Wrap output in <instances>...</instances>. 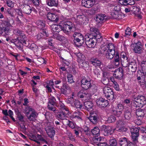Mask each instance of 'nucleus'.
I'll use <instances>...</instances> for the list:
<instances>
[{
  "label": "nucleus",
  "instance_id": "nucleus-1",
  "mask_svg": "<svg viewBox=\"0 0 146 146\" xmlns=\"http://www.w3.org/2000/svg\"><path fill=\"white\" fill-rule=\"evenodd\" d=\"M75 28L74 24L70 21L64 23L63 26L61 25V23H60L59 25L53 24L51 26V29L52 31L58 33L62 30L64 33L67 35H69L70 33L68 30H71Z\"/></svg>",
  "mask_w": 146,
  "mask_h": 146
},
{
  "label": "nucleus",
  "instance_id": "nucleus-2",
  "mask_svg": "<svg viewBox=\"0 0 146 146\" xmlns=\"http://www.w3.org/2000/svg\"><path fill=\"white\" fill-rule=\"evenodd\" d=\"M100 51L102 54H105L106 58L109 59H112L115 53V47L111 43H107L105 46H101Z\"/></svg>",
  "mask_w": 146,
  "mask_h": 146
},
{
  "label": "nucleus",
  "instance_id": "nucleus-3",
  "mask_svg": "<svg viewBox=\"0 0 146 146\" xmlns=\"http://www.w3.org/2000/svg\"><path fill=\"white\" fill-rule=\"evenodd\" d=\"M146 104V98L143 96H138L134 98L133 100V106L135 107L142 108Z\"/></svg>",
  "mask_w": 146,
  "mask_h": 146
},
{
  "label": "nucleus",
  "instance_id": "nucleus-4",
  "mask_svg": "<svg viewBox=\"0 0 146 146\" xmlns=\"http://www.w3.org/2000/svg\"><path fill=\"white\" fill-rule=\"evenodd\" d=\"M0 25V34H2L3 32L7 35H9L11 30L9 27H12L11 25L8 21H2Z\"/></svg>",
  "mask_w": 146,
  "mask_h": 146
},
{
  "label": "nucleus",
  "instance_id": "nucleus-5",
  "mask_svg": "<svg viewBox=\"0 0 146 146\" xmlns=\"http://www.w3.org/2000/svg\"><path fill=\"white\" fill-rule=\"evenodd\" d=\"M73 96H74V94H73L72 97H70L66 100L67 103L69 104L71 106L76 107V108L81 109L83 106L81 103L78 100H75L73 97Z\"/></svg>",
  "mask_w": 146,
  "mask_h": 146
},
{
  "label": "nucleus",
  "instance_id": "nucleus-6",
  "mask_svg": "<svg viewBox=\"0 0 146 146\" xmlns=\"http://www.w3.org/2000/svg\"><path fill=\"white\" fill-rule=\"evenodd\" d=\"M73 36L74 38V42L77 46H80L84 42V38L83 35L80 33L75 32Z\"/></svg>",
  "mask_w": 146,
  "mask_h": 146
},
{
  "label": "nucleus",
  "instance_id": "nucleus-7",
  "mask_svg": "<svg viewBox=\"0 0 146 146\" xmlns=\"http://www.w3.org/2000/svg\"><path fill=\"white\" fill-rule=\"evenodd\" d=\"M25 111L27 118L29 120H34L37 117V112L32 108L27 107L25 108Z\"/></svg>",
  "mask_w": 146,
  "mask_h": 146
},
{
  "label": "nucleus",
  "instance_id": "nucleus-8",
  "mask_svg": "<svg viewBox=\"0 0 146 146\" xmlns=\"http://www.w3.org/2000/svg\"><path fill=\"white\" fill-rule=\"evenodd\" d=\"M103 91L105 96L108 100H113L114 98L113 92L110 88L105 87L103 89Z\"/></svg>",
  "mask_w": 146,
  "mask_h": 146
},
{
  "label": "nucleus",
  "instance_id": "nucleus-9",
  "mask_svg": "<svg viewBox=\"0 0 146 146\" xmlns=\"http://www.w3.org/2000/svg\"><path fill=\"white\" fill-rule=\"evenodd\" d=\"M133 48V52L136 53L140 54L142 53L144 50L142 47V45L140 41H138L137 43L132 44Z\"/></svg>",
  "mask_w": 146,
  "mask_h": 146
},
{
  "label": "nucleus",
  "instance_id": "nucleus-10",
  "mask_svg": "<svg viewBox=\"0 0 146 146\" xmlns=\"http://www.w3.org/2000/svg\"><path fill=\"white\" fill-rule=\"evenodd\" d=\"M85 43L89 48L94 47L96 44V40L95 38L93 37L89 38L87 35L85 36Z\"/></svg>",
  "mask_w": 146,
  "mask_h": 146
},
{
  "label": "nucleus",
  "instance_id": "nucleus-11",
  "mask_svg": "<svg viewBox=\"0 0 146 146\" xmlns=\"http://www.w3.org/2000/svg\"><path fill=\"white\" fill-rule=\"evenodd\" d=\"M123 106L121 104H118L116 108H114L112 110L113 114L119 117L121 116L123 112Z\"/></svg>",
  "mask_w": 146,
  "mask_h": 146
},
{
  "label": "nucleus",
  "instance_id": "nucleus-12",
  "mask_svg": "<svg viewBox=\"0 0 146 146\" xmlns=\"http://www.w3.org/2000/svg\"><path fill=\"white\" fill-rule=\"evenodd\" d=\"M29 0H26L24 2V4H23L21 6V11L24 13L27 14H29L31 12V7L28 4L27 2L29 1Z\"/></svg>",
  "mask_w": 146,
  "mask_h": 146
},
{
  "label": "nucleus",
  "instance_id": "nucleus-13",
  "mask_svg": "<svg viewBox=\"0 0 146 146\" xmlns=\"http://www.w3.org/2000/svg\"><path fill=\"white\" fill-rule=\"evenodd\" d=\"M120 56L122 65L124 67H127L128 65L129 60L128 59L127 56L125 52H123L121 53Z\"/></svg>",
  "mask_w": 146,
  "mask_h": 146
},
{
  "label": "nucleus",
  "instance_id": "nucleus-14",
  "mask_svg": "<svg viewBox=\"0 0 146 146\" xmlns=\"http://www.w3.org/2000/svg\"><path fill=\"white\" fill-rule=\"evenodd\" d=\"M130 131L131 134L132 138L133 141L137 140V137L139 135V129L137 128H131Z\"/></svg>",
  "mask_w": 146,
  "mask_h": 146
},
{
  "label": "nucleus",
  "instance_id": "nucleus-15",
  "mask_svg": "<svg viewBox=\"0 0 146 146\" xmlns=\"http://www.w3.org/2000/svg\"><path fill=\"white\" fill-rule=\"evenodd\" d=\"M25 38H17L13 40L14 43L16 46L19 49L21 50L22 47L21 44L23 43L26 44V40Z\"/></svg>",
  "mask_w": 146,
  "mask_h": 146
},
{
  "label": "nucleus",
  "instance_id": "nucleus-16",
  "mask_svg": "<svg viewBox=\"0 0 146 146\" xmlns=\"http://www.w3.org/2000/svg\"><path fill=\"white\" fill-rule=\"evenodd\" d=\"M96 102L98 106L100 108L106 107L108 104V100L105 101L104 99L102 98H99L97 99Z\"/></svg>",
  "mask_w": 146,
  "mask_h": 146
},
{
  "label": "nucleus",
  "instance_id": "nucleus-17",
  "mask_svg": "<svg viewBox=\"0 0 146 146\" xmlns=\"http://www.w3.org/2000/svg\"><path fill=\"white\" fill-rule=\"evenodd\" d=\"M81 83V86L85 90H86L91 86V83L90 79L83 78L82 80Z\"/></svg>",
  "mask_w": 146,
  "mask_h": 146
},
{
  "label": "nucleus",
  "instance_id": "nucleus-18",
  "mask_svg": "<svg viewBox=\"0 0 146 146\" xmlns=\"http://www.w3.org/2000/svg\"><path fill=\"white\" fill-rule=\"evenodd\" d=\"M81 2L83 6L88 8L91 7L94 4V1L92 0H82Z\"/></svg>",
  "mask_w": 146,
  "mask_h": 146
},
{
  "label": "nucleus",
  "instance_id": "nucleus-19",
  "mask_svg": "<svg viewBox=\"0 0 146 146\" xmlns=\"http://www.w3.org/2000/svg\"><path fill=\"white\" fill-rule=\"evenodd\" d=\"M45 130L48 136L52 138L54 136L55 131L53 127L51 126H48L45 128Z\"/></svg>",
  "mask_w": 146,
  "mask_h": 146
},
{
  "label": "nucleus",
  "instance_id": "nucleus-20",
  "mask_svg": "<svg viewBox=\"0 0 146 146\" xmlns=\"http://www.w3.org/2000/svg\"><path fill=\"white\" fill-rule=\"evenodd\" d=\"M115 129L112 126H105L104 129V134L106 135H111L114 132Z\"/></svg>",
  "mask_w": 146,
  "mask_h": 146
},
{
  "label": "nucleus",
  "instance_id": "nucleus-21",
  "mask_svg": "<svg viewBox=\"0 0 146 146\" xmlns=\"http://www.w3.org/2000/svg\"><path fill=\"white\" fill-rule=\"evenodd\" d=\"M123 75V71L121 69H117L115 70L114 73L115 77L119 79H121Z\"/></svg>",
  "mask_w": 146,
  "mask_h": 146
},
{
  "label": "nucleus",
  "instance_id": "nucleus-22",
  "mask_svg": "<svg viewBox=\"0 0 146 146\" xmlns=\"http://www.w3.org/2000/svg\"><path fill=\"white\" fill-rule=\"evenodd\" d=\"M74 133L77 136H78L79 131H80L82 133H84L86 135H88L90 133V130L87 127H86L85 129H83L79 127L78 128V130L75 129L74 130Z\"/></svg>",
  "mask_w": 146,
  "mask_h": 146
},
{
  "label": "nucleus",
  "instance_id": "nucleus-23",
  "mask_svg": "<svg viewBox=\"0 0 146 146\" xmlns=\"http://www.w3.org/2000/svg\"><path fill=\"white\" fill-rule=\"evenodd\" d=\"M90 62L91 64L95 67H99L101 64V61L99 59L96 58H91Z\"/></svg>",
  "mask_w": 146,
  "mask_h": 146
},
{
  "label": "nucleus",
  "instance_id": "nucleus-24",
  "mask_svg": "<svg viewBox=\"0 0 146 146\" xmlns=\"http://www.w3.org/2000/svg\"><path fill=\"white\" fill-rule=\"evenodd\" d=\"M111 15L113 19L119 20L122 19L124 17L123 13L117 11L113 12L111 14Z\"/></svg>",
  "mask_w": 146,
  "mask_h": 146
},
{
  "label": "nucleus",
  "instance_id": "nucleus-25",
  "mask_svg": "<svg viewBox=\"0 0 146 146\" xmlns=\"http://www.w3.org/2000/svg\"><path fill=\"white\" fill-rule=\"evenodd\" d=\"M13 33L18 36L17 38H25L26 36L24 34L23 32L19 29H16L13 30Z\"/></svg>",
  "mask_w": 146,
  "mask_h": 146
},
{
  "label": "nucleus",
  "instance_id": "nucleus-26",
  "mask_svg": "<svg viewBox=\"0 0 146 146\" xmlns=\"http://www.w3.org/2000/svg\"><path fill=\"white\" fill-rule=\"evenodd\" d=\"M118 3L121 5L124 6L132 5L135 4L134 1L133 0H119Z\"/></svg>",
  "mask_w": 146,
  "mask_h": 146
},
{
  "label": "nucleus",
  "instance_id": "nucleus-27",
  "mask_svg": "<svg viewBox=\"0 0 146 146\" xmlns=\"http://www.w3.org/2000/svg\"><path fill=\"white\" fill-rule=\"evenodd\" d=\"M63 88H61L60 92L62 94L66 95L67 94V92H69L70 91V88L66 84H63Z\"/></svg>",
  "mask_w": 146,
  "mask_h": 146
},
{
  "label": "nucleus",
  "instance_id": "nucleus-28",
  "mask_svg": "<svg viewBox=\"0 0 146 146\" xmlns=\"http://www.w3.org/2000/svg\"><path fill=\"white\" fill-rule=\"evenodd\" d=\"M103 141L100 137H94L91 141V143L94 145V146H98L99 145L100 142Z\"/></svg>",
  "mask_w": 146,
  "mask_h": 146
},
{
  "label": "nucleus",
  "instance_id": "nucleus-29",
  "mask_svg": "<svg viewBox=\"0 0 146 146\" xmlns=\"http://www.w3.org/2000/svg\"><path fill=\"white\" fill-rule=\"evenodd\" d=\"M128 63V66L129 69L132 72H135L136 71L137 68V65L136 62L132 61L130 62L129 64Z\"/></svg>",
  "mask_w": 146,
  "mask_h": 146
},
{
  "label": "nucleus",
  "instance_id": "nucleus-30",
  "mask_svg": "<svg viewBox=\"0 0 146 146\" xmlns=\"http://www.w3.org/2000/svg\"><path fill=\"white\" fill-rule=\"evenodd\" d=\"M98 118V116L97 114L91 113L89 119L93 124H95L97 122Z\"/></svg>",
  "mask_w": 146,
  "mask_h": 146
},
{
  "label": "nucleus",
  "instance_id": "nucleus-31",
  "mask_svg": "<svg viewBox=\"0 0 146 146\" xmlns=\"http://www.w3.org/2000/svg\"><path fill=\"white\" fill-rule=\"evenodd\" d=\"M47 17L48 19L52 21H56L57 22L58 20L57 16L54 14L50 13H48L47 14Z\"/></svg>",
  "mask_w": 146,
  "mask_h": 146
},
{
  "label": "nucleus",
  "instance_id": "nucleus-32",
  "mask_svg": "<svg viewBox=\"0 0 146 146\" xmlns=\"http://www.w3.org/2000/svg\"><path fill=\"white\" fill-rule=\"evenodd\" d=\"M47 4L50 7H56L58 5V0H48L47 1Z\"/></svg>",
  "mask_w": 146,
  "mask_h": 146
},
{
  "label": "nucleus",
  "instance_id": "nucleus-33",
  "mask_svg": "<svg viewBox=\"0 0 146 146\" xmlns=\"http://www.w3.org/2000/svg\"><path fill=\"white\" fill-rule=\"evenodd\" d=\"M84 104L87 110L88 111H92L93 109V104L90 101L85 102Z\"/></svg>",
  "mask_w": 146,
  "mask_h": 146
},
{
  "label": "nucleus",
  "instance_id": "nucleus-34",
  "mask_svg": "<svg viewBox=\"0 0 146 146\" xmlns=\"http://www.w3.org/2000/svg\"><path fill=\"white\" fill-rule=\"evenodd\" d=\"M74 54L77 57V61L78 62H80L85 59L84 55L80 52L74 53Z\"/></svg>",
  "mask_w": 146,
  "mask_h": 146
},
{
  "label": "nucleus",
  "instance_id": "nucleus-35",
  "mask_svg": "<svg viewBox=\"0 0 146 146\" xmlns=\"http://www.w3.org/2000/svg\"><path fill=\"white\" fill-rule=\"evenodd\" d=\"M119 141V143L121 146H128L129 142L126 138L124 137L121 138Z\"/></svg>",
  "mask_w": 146,
  "mask_h": 146
},
{
  "label": "nucleus",
  "instance_id": "nucleus-36",
  "mask_svg": "<svg viewBox=\"0 0 146 146\" xmlns=\"http://www.w3.org/2000/svg\"><path fill=\"white\" fill-rule=\"evenodd\" d=\"M141 73L143 76H146V61H142L141 65Z\"/></svg>",
  "mask_w": 146,
  "mask_h": 146
},
{
  "label": "nucleus",
  "instance_id": "nucleus-37",
  "mask_svg": "<svg viewBox=\"0 0 146 146\" xmlns=\"http://www.w3.org/2000/svg\"><path fill=\"white\" fill-rule=\"evenodd\" d=\"M46 30L43 29L42 30V32L38 33L37 35V38L38 39H40L43 37H47L48 36L47 34Z\"/></svg>",
  "mask_w": 146,
  "mask_h": 146
},
{
  "label": "nucleus",
  "instance_id": "nucleus-38",
  "mask_svg": "<svg viewBox=\"0 0 146 146\" xmlns=\"http://www.w3.org/2000/svg\"><path fill=\"white\" fill-rule=\"evenodd\" d=\"M105 16L103 14H99L97 15L95 18V20L98 23L102 22L104 19Z\"/></svg>",
  "mask_w": 146,
  "mask_h": 146
},
{
  "label": "nucleus",
  "instance_id": "nucleus-39",
  "mask_svg": "<svg viewBox=\"0 0 146 146\" xmlns=\"http://www.w3.org/2000/svg\"><path fill=\"white\" fill-rule=\"evenodd\" d=\"M68 113L63 112H60L57 115V117L59 119L64 120L66 119V114Z\"/></svg>",
  "mask_w": 146,
  "mask_h": 146
},
{
  "label": "nucleus",
  "instance_id": "nucleus-40",
  "mask_svg": "<svg viewBox=\"0 0 146 146\" xmlns=\"http://www.w3.org/2000/svg\"><path fill=\"white\" fill-rule=\"evenodd\" d=\"M115 56L114 59V63L115 66H118L119 64L120 58L119 54L117 52L115 53Z\"/></svg>",
  "mask_w": 146,
  "mask_h": 146
},
{
  "label": "nucleus",
  "instance_id": "nucleus-41",
  "mask_svg": "<svg viewBox=\"0 0 146 146\" xmlns=\"http://www.w3.org/2000/svg\"><path fill=\"white\" fill-rule=\"evenodd\" d=\"M136 113L137 116H138L137 117L140 118V119H142L144 115L143 111L141 109L137 110Z\"/></svg>",
  "mask_w": 146,
  "mask_h": 146
},
{
  "label": "nucleus",
  "instance_id": "nucleus-42",
  "mask_svg": "<svg viewBox=\"0 0 146 146\" xmlns=\"http://www.w3.org/2000/svg\"><path fill=\"white\" fill-rule=\"evenodd\" d=\"M36 24L38 28L42 29L45 26V24L44 21L42 20H38L36 22Z\"/></svg>",
  "mask_w": 146,
  "mask_h": 146
},
{
  "label": "nucleus",
  "instance_id": "nucleus-43",
  "mask_svg": "<svg viewBox=\"0 0 146 146\" xmlns=\"http://www.w3.org/2000/svg\"><path fill=\"white\" fill-rule=\"evenodd\" d=\"M131 112L129 111H126L124 113L125 119L127 120H130L131 118Z\"/></svg>",
  "mask_w": 146,
  "mask_h": 146
},
{
  "label": "nucleus",
  "instance_id": "nucleus-44",
  "mask_svg": "<svg viewBox=\"0 0 146 146\" xmlns=\"http://www.w3.org/2000/svg\"><path fill=\"white\" fill-rule=\"evenodd\" d=\"M59 108L62 110L66 111L68 113V109L62 102H60L58 105Z\"/></svg>",
  "mask_w": 146,
  "mask_h": 146
},
{
  "label": "nucleus",
  "instance_id": "nucleus-45",
  "mask_svg": "<svg viewBox=\"0 0 146 146\" xmlns=\"http://www.w3.org/2000/svg\"><path fill=\"white\" fill-rule=\"evenodd\" d=\"M131 10L134 12L135 14H137L139 13L140 10V9L136 6H132L130 7Z\"/></svg>",
  "mask_w": 146,
  "mask_h": 146
},
{
  "label": "nucleus",
  "instance_id": "nucleus-46",
  "mask_svg": "<svg viewBox=\"0 0 146 146\" xmlns=\"http://www.w3.org/2000/svg\"><path fill=\"white\" fill-rule=\"evenodd\" d=\"M99 132L100 130L98 127H95L94 129L92 130V133L94 135H99Z\"/></svg>",
  "mask_w": 146,
  "mask_h": 146
},
{
  "label": "nucleus",
  "instance_id": "nucleus-47",
  "mask_svg": "<svg viewBox=\"0 0 146 146\" xmlns=\"http://www.w3.org/2000/svg\"><path fill=\"white\" fill-rule=\"evenodd\" d=\"M53 38L60 41L62 40V37L60 35H59L58 33H54L53 35Z\"/></svg>",
  "mask_w": 146,
  "mask_h": 146
},
{
  "label": "nucleus",
  "instance_id": "nucleus-48",
  "mask_svg": "<svg viewBox=\"0 0 146 146\" xmlns=\"http://www.w3.org/2000/svg\"><path fill=\"white\" fill-rule=\"evenodd\" d=\"M78 63L80 66L84 68H87L89 65L88 63L85 61V60L83 61H81L80 62Z\"/></svg>",
  "mask_w": 146,
  "mask_h": 146
},
{
  "label": "nucleus",
  "instance_id": "nucleus-49",
  "mask_svg": "<svg viewBox=\"0 0 146 146\" xmlns=\"http://www.w3.org/2000/svg\"><path fill=\"white\" fill-rule=\"evenodd\" d=\"M116 129L119 131L125 132L127 131V129L122 126H117Z\"/></svg>",
  "mask_w": 146,
  "mask_h": 146
},
{
  "label": "nucleus",
  "instance_id": "nucleus-50",
  "mask_svg": "<svg viewBox=\"0 0 146 146\" xmlns=\"http://www.w3.org/2000/svg\"><path fill=\"white\" fill-rule=\"evenodd\" d=\"M55 105V104L48 103V108L49 110L55 111L56 110L55 108L54 107Z\"/></svg>",
  "mask_w": 146,
  "mask_h": 146
},
{
  "label": "nucleus",
  "instance_id": "nucleus-51",
  "mask_svg": "<svg viewBox=\"0 0 146 146\" xmlns=\"http://www.w3.org/2000/svg\"><path fill=\"white\" fill-rule=\"evenodd\" d=\"M67 78L68 82L70 84L74 82V81L72 75L70 74H68L67 75Z\"/></svg>",
  "mask_w": 146,
  "mask_h": 146
},
{
  "label": "nucleus",
  "instance_id": "nucleus-52",
  "mask_svg": "<svg viewBox=\"0 0 146 146\" xmlns=\"http://www.w3.org/2000/svg\"><path fill=\"white\" fill-rule=\"evenodd\" d=\"M109 143L110 146H117V142L115 139H110L109 141Z\"/></svg>",
  "mask_w": 146,
  "mask_h": 146
},
{
  "label": "nucleus",
  "instance_id": "nucleus-53",
  "mask_svg": "<svg viewBox=\"0 0 146 146\" xmlns=\"http://www.w3.org/2000/svg\"><path fill=\"white\" fill-rule=\"evenodd\" d=\"M141 72V70H140L139 72L138 71V74L137 75V79L138 80H141V78H143L144 76H143L142 73Z\"/></svg>",
  "mask_w": 146,
  "mask_h": 146
},
{
  "label": "nucleus",
  "instance_id": "nucleus-54",
  "mask_svg": "<svg viewBox=\"0 0 146 146\" xmlns=\"http://www.w3.org/2000/svg\"><path fill=\"white\" fill-rule=\"evenodd\" d=\"M48 103H50L55 105L56 104V99L54 97L50 96L49 99Z\"/></svg>",
  "mask_w": 146,
  "mask_h": 146
},
{
  "label": "nucleus",
  "instance_id": "nucleus-55",
  "mask_svg": "<svg viewBox=\"0 0 146 146\" xmlns=\"http://www.w3.org/2000/svg\"><path fill=\"white\" fill-rule=\"evenodd\" d=\"M85 92L83 90H81L79 92L78 94V97L81 98H84V95Z\"/></svg>",
  "mask_w": 146,
  "mask_h": 146
},
{
  "label": "nucleus",
  "instance_id": "nucleus-56",
  "mask_svg": "<svg viewBox=\"0 0 146 146\" xmlns=\"http://www.w3.org/2000/svg\"><path fill=\"white\" fill-rule=\"evenodd\" d=\"M115 120V117L113 115H111L108 118V121L109 123H112L114 122Z\"/></svg>",
  "mask_w": 146,
  "mask_h": 146
},
{
  "label": "nucleus",
  "instance_id": "nucleus-57",
  "mask_svg": "<svg viewBox=\"0 0 146 146\" xmlns=\"http://www.w3.org/2000/svg\"><path fill=\"white\" fill-rule=\"evenodd\" d=\"M82 113L78 111L77 112H74L73 114V115L74 117H77L78 118H80V115H81Z\"/></svg>",
  "mask_w": 146,
  "mask_h": 146
},
{
  "label": "nucleus",
  "instance_id": "nucleus-58",
  "mask_svg": "<svg viewBox=\"0 0 146 146\" xmlns=\"http://www.w3.org/2000/svg\"><path fill=\"white\" fill-rule=\"evenodd\" d=\"M131 34V29L127 27L125 30V34L127 35H130Z\"/></svg>",
  "mask_w": 146,
  "mask_h": 146
},
{
  "label": "nucleus",
  "instance_id": "nucleus-59",
  "mask_svg": "<svg viewBox=\"0 0 146 146\" xmlns=\"http://www.w3.org/2000/svg\"><path fill=\"white\" fill-rule=\"evenodd\" d=\"M142 119H140L139 118L137 117V119L135 121V123L137 125H140L142 123L141 121Z\"/></svg>",
  "mask_w": 146,
  "mask_h": 146
},
{
  "label": "nucleus",
  "instance_id": "nucleus-60",
  "mask_svg": "<svg viewBox=\"0 0 146 146\" xmlns=\"http://www.w3.org/2000/svg\"><path fill=\"white\" fill-rule=\"evenodd\" d=\"M84 95V98L85 99H89L91 98V95L89 93H88L87 92H85V93Z\"/></svg>",
  "mask_w": 146,
  "mask_h": 146
},
{
  "label": "nucleus",
  "instance_id": "nucleus-61",
  "mask_svg": "<svg viewBox=\"0 0 146 146\" xmlns=\"http://www.w3.org/2000/svg\"><path fill=\"white\" fill-rule=\"evenodd\" d=\"M94 73L98 77L100 74V71L97 68H96L94 70Z\"/></svg>",
  "mask_w": 146,
  "mask_h": 146
},
{
  "label": "nucleus",
  "instance_id": "nucleus-62",
  "mask_svg": "<svg viewBox=\"0 0 146 146\" xmlns=\"http://www.w3.org/2000/svg\"><path fill=\"white\" fill-rule=\"evenodd\" d=\"M90 31L96 34H98V33H99L98 29L96 28H91L90 29Z\"/></svg>",
  "mask_w": 146,
  "mask_h": 146
},
{
  "label": "nucleus",
  "instance_id": "nucleus-63",
  "mask_svg": "<svg viewBox=\"0 0 146 146\" xmlns=\"http://www.w3.org/2000/svg\"><path fill=\"white\" fill-rule=\"evenodd\" d=\"M31 140L35 141L38 143H40L39 141H37V139L36 138V135H32L31 137Z\"/></svg>",
  "mask_w": 146,
  "mask_h": 146
},
{
  "label": "nucleus",
  "instance_id": "nucleus-64",
  "mask_svg": "<svg viewBox=\"0 0 146 146\" xmlns=\"http://www.w3.org/2000/svg\"><path fill=\"white\" fill-rule=\"evenodd\" d=\"M69 126L72 129H74L75 127V125L74 123L71 121H69L68 124Z\"/></svg>",
  "mask_w": 146,
  "mask_h": 146
}]
</instances>
